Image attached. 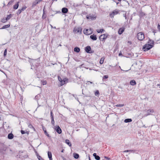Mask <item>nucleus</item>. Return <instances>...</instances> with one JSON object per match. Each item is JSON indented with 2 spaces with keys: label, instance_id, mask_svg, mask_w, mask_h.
I'll return each instance as SVG.
<instances>
[{
  "label": "nucleus",
  "instance_id": "nucleus-1",
  "mask_svg": "<svg viewBox=\"0 0 160 160\" xmlns=\"http://www.w3.org/2000/svg\"><path fill=\"white\" fill-rule=\"evenodd\" d=\"M137 38L139 40L142 41L145 38L143 33L142 32L138 33L137 34Z\"/></svg>",
  "mask_w": 160,
  "mask_h": 160
},
{
  "label": "nucleus",
  "instance_id": "nucleus-2",
  "mask_svg": "<svg viewBox=\"0 0 160 160\" xmlns=\"http://www.w3.org/2000/svg\"><path fill=\"white\" fill-rule=\"evenodd\" d=\"M152 47V46L151 44H146L143 46L142 50L144 51H147L150 49Z\"/></svg>",
  "mask_w": 160,
  "mask_h": 160
},
{
  "label": "nucleus",
  "instance_id": "nucleus-3",
  "mask_svg": "<svg viewBox=\"0 0 160 160\" xmlns=\"http://www.w3.org/2000/svg\"><path fill=\"white\" fill-rule=\"evenodd\" d=\"M83 32L86 35H90L92 33V29L91 28H90L89 29H84L83 30Z\"/></svg>",
  "mask_w": 160,
  "mask_h": 160
},
{
  "label": "nucleus",
  "instance_id": "nucleus-4",
  "mask_svg": "<svg viewBox=\"0 0 160 160\" xmlns=\"http://www.w3.org/2000/svg\"><path fill=\"white\" fill-rule=\"evenodd\" d=\"M119 11V10L117 9L113 10L112 13L110 14V17L111 18H113L115 15L118 14Z\"/></svg>",
  "mask_w": 160,
  "mask_h": 160
},
{
  "label": "nucleus",
  "instance_id": "nucleus-5",
  "mask_svg": "<svg viewBox=\"0 0 160 160\" xmlns=\"http://www.w3.org/2000/svg\"><path fill=\"white\" fill-rule=\"evenodd\" d=\"M96 17L94 15L89 14L86 16V18L88 19H90L91 20H93L96 19Z\"/></svg>",
  "mask_w": 160,
  "mask_h": 160
},
{
  "label": "nucleus",
  "instance_id": "nucleus-6",
  "mask_svg": "<svg viewBox=\"0 0 160 160\" xmlns=\"http://www.w3.org/2000/svg\"><path fill=\"white\" fill-rule=\"evenodd\" d=\"M73 32L75 33H79L81 34L82 32V28L81 27L76 28L75 27L73 29Z\"/></svg>",
  "mask_w": 160,
  "mask_h": 160
},
{
  "label": "nucleus",
  "instance_id": "nucleus-7",
  "mask_svg": "<svg viewBox=\"0 0 160 160\" xmlns=\"http://www.w3.org/2000/svg\"><path fill=\"white\" fill-rule=\"evenodd\" d=\"M54 129L58 134H60L62 133V130L59 126H55Z\"/></svg>",
  "mask_w": 160,
  "mask_h": 160
},
{
  "label": "nucleus",
  "instance_id": "nucleus-8",
  "mask_svg": "<svg viewBox=\"0 0 160 160\" xmlns=\"http://www.w3.org/2000/svg\"><path fill=\"white\" fill-rule=\"evenodd\" d=\"M108 37V35L104 34L103 35H101L99 37V39L101 41H103L106 39Z\"/></svg>",
  "mask_w": 160,
  "mask_h": 160
},
{
  "label": "nucleus",
  "instance_id": "nucleus-9",
  "mask_svg": "<svg viewBox=\"0 0 160 160\" xmlns=\"http://www.w3.org/2000/svg\"><path fill=\"white\" fill-rule=\"evenodd\" d=\"M91 50V48L90 46H88L85 48V51L87 53H90V52L92 53L93 52V51L90 52V51Z\"/></svg>",
  "mask_w": 160,
  "mask_h": 160
},
{
  "label": "nucleus",
  "instance_id": "nucleus-10",
  "mask_svg": "<svg viewBox=\"0 0 160 160\" xmlns=\"http://www.w3.org/2000/svg\"><path fill=\"white\" fill-rule=\"evenodd\" d=\"M68 11V9L67 8H63L62 9V13L64 14L67 13Z\"/></svg>",
  "mask_w": 160,
  "mask_h": 160
},
{
  "label": "nucleus",
  "instance_id": "nucleus-11",
  "mask_svg": "<svg viewBox=\"0 0 160 160\" xmlns=\"http://www.w3.org/2000/svg\"><path fill=\"white\" fill-rule=\"evenodd\" d=\"M90 38L93 40H96L97 39L96 35L94 34L91 35L90 36Z\"/></svg>",
  "mask_w": 160,
  "mask_h": 160
},
{
  "label": "nucleus",
  "instance_id": "nucleus-12",
  "mask_svg": "<svg viewBox=\"0 0 160 160\" xmlns=\"http://www.w3.org/2000/svg\"><path fill=\"white\" fill-rule=\"evenodd\" d=\"M147 114L146 116H147L150 114L151 113H153L154 111L152 109H148L147 111Z\"/></svg>",
  "mask_w": 160,
  "mask_h": 160
},
{
  "label": "nucleus",
  "instance_id": "nucleus-13",
  "mask_svg": "<svg viewBox=\"0 0 160 160\" xmlns=\"http://www.w3.org/2000/svg\"><path fill=\"white\" fill-rule=\"evenodd\" d=\"M14 137V135L12 133H10L8 134V138L9 139H12Z\"/></svg>",
  "mask_w": 160,
  "mask_h": 160
},
{
  "label": "nucleus",
  "instance_id": "nucleus-14",
  "mask_svg": "<svg viewBox=\"0 0 160 160\" xmlns=\"http://www.w3.org/2000/svg\"><path fill=\"white\" fill-rule=\"evenodd\" d=\"M68 80V79H67L66 78H64L62 80V81L61 82V86H62L64 84H65L66 83V82L67 81V80Z\"/></svg>",
  "mask_w": 160,
  "mask_h": 160
},
{
  "label": "nucleus",
  "instance_id": "nucleus-15",
  "mask_svg": "<svg viewBox=\"0 0 160 160\" xmlns=\"http://www.w3.org/2000/svg\"><path fill=\"white\" fill-rule=\"evenodd\" d=\"M124 28H121L119 29L118 32L119 34H121L124 31Z\"/></svg>",
  "mask_w": 160,
  "mask_h": 160
},
{
  "label": "nucleus",
  "instance_id": "nucleus-16",
  "mask_svg": "<svg viewBox=\"0 0 160 160\" xmlns=\"http://www.w3.org/2000/svg\"><path fill=\"white\" fill-rule=\"evenodd\" d=\"M48 156L50 160H52V153L51 152H48Z\"/></svg>",
  "mask_w": 160,
  "mask_h": 160
},
{
  "label": "nucleus",
  "instance_id": "nucleus-17",
  "mask_svg": "<svg viewBox=\"0 0 160 160\" xmlns=\"http://www.w3.org/2000/svg\"><path fill=\"white\" fill-rule=\"evenodd\" d=\"M130 84L132 86H134L136 84V83L135 80H132L130 82Z\"/></svg>",
  "mask_w": 160,
  "mask_h": 160
},
{
  "label": "nucleus",
  "instance_id": "nucleus-18",
  "mask_svg": "<svg viewBox=\"0 0 160 160\" xmlns=\"http://www.w3.org/2000/svg\"><path fill=\"white\" fill-rule=\"evenodd\" d=\"M42 129H43V131H44V133H45V134L47 137H50V136H49V134L47 132V131L46 130V129L45 128H44L43 127H42Z\"/></svg>",
  "mask_w": 160,
  "mask_h": 160
},
{
  "label": "nucleus",
  "instance_id": "nucleus-19",
  "mask_svg": "<svg viewBox=\"0 0 160 160\" xmlns=\"http://www.w3.org/2000/svg\"><path fill=\"white\" fill-rule=\"evenodd\" d=\"M19 2H17V3L15 4V5L13 6V8L15 9H18V6H19Z\"/></svg>",
  "mask_w": 160,
  "mask_h": 160
},
{
  "label": "nucleus",
  "instance_id": "nucleus-20",
  "mask_svg": "<svg viewBox=\"0 0 160 160\" xmlns=\"http://www.w3.org/2000/svg\"><path fill=\"white\" fill-rule=\"evenodd\" d=\"M132 120L131 118L126 119L124 120V122L126 123L129 122H131Z\"/></svg>",
  "mask_w": 160,
  "mask_h": 160
},
{
  "label": "nucleus",
  "instance_id": "nucleus-21",
  "mask_svg": "<svg viewBox=\"0 0 160 160\" xmlns=\"http://www.w3.org/2000/svg\"><path fill=\"white\" fill-rule=\"evenodd\" d=\"M80 48L78 47H75L74 48V51L77 52H80Z\"/></svg>",
  "mask_w": 160,
  "mask_h": 160
},
{
  "label": "nucleus",
  "instance_id": "nucleus-22",
  "mask_svg": "<svg viewBox=\"0 0 160 160\" xmlns=\"http://www.w3.org/2000/svg\"><path fill=\"white\" fill-rule=\"evenodd\" d=\"M65 142L68 144L69 146H71L72 145V144L71 142H70L69 140L68 139H66L65 140Z\"/></svg>",
  "mask_w": 160,
  "mask_h": 160
},
{
  "label": "nucleus",
  "instance_id": "nucleus-23",
  "mask_svg": "<svg viewBox=\"0 0 160 160\" xmlns=\"http://www.w3.org/2000/svg\"><path fill=\"white\" fill-rule=\"evenodd\" d=\"M73 156L74 158L78 159L79 157V155L78 153H74L73 154Z\"/></svg>",
  "mask_w": 160,
  "mask_h": 160
},
{
  "label": "nucleus",
  "instance_id": "nucleus-24",
  "mask_svg": "<svg viewBox=\"0 0 160 160\" xmlns=\"http://www.w3.org/2000/svg\"><path fill=\"white\" fill-rule=\"evenodd\" d=\"M104 60V57H102L101 58L99 62V63L101 64H102L103 63Z\"/></svg>",
  "mask_w": 160,
  "mask_h": 160
},
{
  "label": "nucleus",
  "instance_id": "nucleus-25",
  "mask_svg": "<svg viewBox=\"0 0 160 160\" xmlns=\"http://www.w3.org/2000/svg\"><path fill=\"white\" fill-rule=\"evenodd\" d=\"M10 26V25L9 24H8L7 25H5L3 27H2V28H1V29H4L6 28H8Z\"/></svg>",
  "mask_w": 160,
  "mask_h": 160
},
{
  "label": "nucleus",
  "instance_id": "nucleus-26",
  "mask_svg": "<svg viewBox=\"0 0 160 160\" xmlns=\"http://www.w3.org/2000/svg\"><path fill=\"white\" fill-rule=\"evenodd\" d=\"M7 21L5 18H4L1 19V22L3 23H5Z\"/></svg>",
  "mask_w": 160,
  "mask_h": 160
},
{
  "label": "nucleus",
  "instance_id": "nucleus-27",
  "mask_svg": "<svg viewBox=\"0 0 160 160\" xmlns=\"http://www.w3.org/2000/svg\"><path fill=\"white\" fill-rule=\"evenodd\" d=\"M139 15L140 16L143 17L145 15V14L142 11H141L139 12Z\"/></svg>",
  "mask_w": 160,
  "mask_h": 160
},
{
  "label": "nucleus",
  "instance_id": "nucleus-28",
  "mask_svg": "<svg viewBox=\"0 0 160 160\" xmlns=\"http://www.w3.org/2000/svg\"><path fill=\"white\" fill-rule=\"evenodd\" d=\"M12 15L11 14H10L9 15H8L6 18H6V20L8 21L9 19H10L11 18Z\"/></svg>",
  "mask_w": 160,
  "mask_h": 160
},
{
  "label": "nucleus",
  "instance_id": "nucleus-29",
  "mask_svg": "<svg viewBox=\"0 0 160 160\" xmlns=\"http://www.w3.org/2000/svg\"><path fill=\"white\" fill-rule=\"evenodd\" d=\"M108 78V75H104L102 78V80H104L105 79Z\"/></svg>",
  "mask_w": 160,
  "mask_h": 160
},
{
  "label": "nucleus",
  "instance_id": "nucleus-30",
  "mask_svg": "<svg viewBox=\"0 0 160 160\" xmlns=\"http://www.w3.org/2000/svg\"><path fill=\"white\" fill-rule=\"evenodd\" d=\"M40 98V95L39 94L36 95L35 97V99L36 100H38Z\"/></svg>",
  "mask_w": 160,
  "mask_h": 160
},
{
  "label": "nucleus",
  "instance_id": "nucleus-31",
  "mask_svg": "<svg viewBox=\"0 0 160 160\" xmlns=\"http://www.w3.org/2000/svg\"><path fill=\"white\" fill-rule=\"evenodd\" d=\"M104 30L103 29H101L97 30V32L98 33L100 32H102Z\"/></svg>",
  "mask_w": 160,
  "mask_h": 160
},
{
  "label": "nucleus",
  "instance_id": "nucleus-32",
  "mask_svg": "<svg viewBox=\"0 0 160 160\" xmlns=\"http://www.w3.org/2000/svg\"><path fill=\"white\" fill-rule=\"evenodd\" d=\"M37 156L38 159L39 160H44V159L43 158H42L39 155H37Z\"/></svg>",
  "mask_w": 160,
  "mask_h": 160
},
{
  "label": "nucleus",
  "instance_id": "nucleus-33",
  "mask_svg": "<svg viewBox=\"0 0 160 160\" xmlns=\"http://www.w3.org/2000/svg\"><path fill=\"white\" fill-rule=\"evenodd\" d=\"M124 104H117L116 105V106L117 107H123V106H124Z\"/></svg>",
  "mask_w": 160,
  "mask_h": 160
},
{
  "label": "nucleus",
  "instance_id": "nucleus-34",
  "mask_svg": "<svg viewBox=\"0 0 160 160\" xmlns=\"http://www.w3.org/2000/svg\"><path fill=\"white\" fill-rule=\"evenodd\" d=\"M7 54V50L6 49L4 52L3 56L4 57H5Z\"/></svg>",
  "mask_w": 160,
  "mask_h": 160
},
{
  "label": "nucleus",
  "instance_id": "nucleus-35",
  "mask_svg": "<svg viewBox=\"0 0 160 160\" xmlns=\"http://www.w3.org/2000/svg\"><path fill=\"white\" fill-rule=\"evenodd\" d=\"M95 158L97 160H100V158L99 156L97 155L95 157Z\"/></svg>",
  "mask_w": 160,
  "mask_h": 160
},
{
  "label": "nucleus",
  "instance_id": "nucleus-36",
  "mask_svg": "<svg viewBox=\"0 0 160 160\" xmlns=\"http://www.w3.org/2000/svg\"><path fill=\"white\" fill-rule=\"evenodd\" d=\"M26 8H27L26 7L24 6V7H23L21 9H20L22 12V11H24V10H25L26 9Z\"/></svg>",
  "mask_w": 160,
  "mask_h": 160
},
{
  "label": "nucleus",
  "instance_id": "nucleus-37",
  "mask_svg": "<svg viewBox=\"0 0 160 160\" xmlns=\"http://www.w3.org/2000/svg\"><path fill=\"white\" fill-rule=\"evenodd\" d=\"M39 2H38V1H37V2H34L32 3L33 6H36L37 4H38Z\"/></svg>",
  "mask_w": 160,
  "mask_h": 160
},
{
  "label": "nucleus",
  "instance_id": "nucleus-38",
  "mask_svg": "<svg viewBox=\"0 0 160 160\" xmlns=\"http://www.w3.org/2000/svg\"><path fill=\"white\" fill-rule=\"evenodd\" d=\"M95 94L96 96L99 95V91L98 90L96 91L95 93Z\"/></svg>",
  "mask_w": 160,
  "mask_h": 160
},
{
  "label": "nucleus",
  "instance_id": "nucleus-39",
  "mask_svg": "<svg viewBox=\"0 0 160 160\" xmlns=\"http://www.w3.org/2000/svg\"><path fill=\"white\" fill-rule=\"evenodd\" d=\"M28 127L30 128H33V129H34V127H33V126L30 124L29 123V124H28Z\"/></svg>",
  "mask_w": 160,
  "mask_h": 160
},
{
  "label": "nucleus",
  "instance_id": "nucleus-40",
  "mask_svg": "<svg viewBox=\"0 0 160 160\" xmlns=\"http://www.w3.org/2000/svg\"><path fill=\"white\" fill-rule=\"evenodd\" d=\"M22 12L21 11V10L20 9H19V10H18L17 12V14L18 15H19V14H20Z\"/></svg>",
  "mask_w": 160,
  "mask_h": 160
},
{
  "label": "nucleus",
  "instance_id": "nucleus-41",
  "mask_svg": "<svg viewBox=\"0 0 160 160\" xmlns=\"http://www.w3.org/2000/svg\"><path fill=\"white\" fill-rule=\"evenodd\" d=\"M52 111H51L50 112V117L51 118H53V117L52 115Z\"/></svg>",
  "mask_w": 160,
  "mask_h": 160
},
{
  "label": "nucleus",
  "instance_id": "nucleus-42",
  "mask_svg": "<svg viewBox=\"0 0 160 160\" xmlns=\"http://www.w3.org/2000/svg\"><path fill=\"white\" fill-rule=\"evenodd\" d=\"M51 123L53 125H54V121L53 118H51Z\"/></svg>",
  "mask_w": 160,
  "mask_h": 160
},
{
  "label": "nucleus",
  "instance_id": "nucleus-43",
  "mask_svg": "<svg viewBox=\"0 0 160 160\" xmlns=\"http://www.w3.org/2000/svg\"><path fill=\"white\" fill-rule=\"evenodd\" d=\"M47 83V81H43L42 82V84L43 85H45Z\"/></svg>",
  "mask_w": 160,
  "mask_h": 160
},
{
  "label": "nucleus",
  "instance_id": "nucleus-44",
  "mask_svg": "<svg viewBox=\"0 0 160 160\" xmlns=\"http://www.w3.org/2000/svg\"><path fill=\"white\" fill-rule=\"evenodd\" d=\"M43 14L42 18L43 19H44L46 18V16H44V10H43Z\"/></svg>",
  "mask_w": 160,
  "mask_h": 160
},
{
  "label": "nucleus",
  "instance_id": "nucleus-45",
  "mask_svg": "<svg viewBox=\"0 0 160 160\" xmlns=\"http://www.w3.org/2000/svg\"><path fill=\"white\" fill-rule=\"evenodd\" d=\"M13 2V1H11L10 2H9L8 4V5H11L12 4Z\"/></svg>",
  "mask_w": 160,
  "mask_h": 160
},
{
  "label": "nucleus",
  "instance_id": "nucleus-46",
  "mask_svg": "<svg viewBox=\"0 0 160 160\" xmlns=\"http://www.w3.org/2000/svg\"><path fill=\"white\" fill-rule=\"evenodd\" d=\"M157 28L158 31L160 32V25L158 24V25Z\"/></svg>",
  "mask_w": 160,
  "mask_h": 160
},
{
  "label": "nucleus",
  "instance_id": "nucleus-47",
  "mask_svg": "<svg viewBox=\"0 0 160 160\" xmlns=\"http://www.w3.org/2000/svg\"><path fill=\"white\" fill-rule=\"evenodd\" d=\"M58 79L59 81L61 82L62 80V79L60 76L58 77Z\"/></svg>",
  "mask_w": 160,
  "mask_h": 160
},
{
  "label": "nucleus",
  "instance_id": "nucleus-48",
  "mask_svg": "<svg viewBox=\"0 0 160 160\" xmlns=\"http://www.w3.org/2000/svg\"><path fill=\"white\" fill-rule=\"evenodd\" d=\"M136 151V150H129V152H134Z\"/></svg>",
  "mask_w": 160,
  "mask_h": 160
},
{
  "label": "nucleus",
  "instance_id": "nucleus-49",
  "mask_svg": "<svg viewBox=\"0 0 160 160\" xmlns=\"http://www.w3.org/2000/svg\"><path fill=\"white\" fill-rule=\"evenodd\" d=\"M21 133H22V134H23L25 133V131L22 130H21Z\"/></svg>",
  "mask_w": 160,
  "mask_h": 160
},
{
  "label": "nucleus",
  "instance_id": "nucleus-50",
  "mask_svg": "<svg viewBox=\"0 0 160 160\" xmlns=\"http://www.w3.org/2000/svg\"><path fill=\"white\" fill-rule=\"evenodd\" d=\"M104 158L107 160H109L110 159V158L106 156H104Z\"/></svg>",
  "mask_w": 160,
  "mask_h": 160
},
{
  "label": "nucleus",
  "instance_id": "nucleus-51",
  "mask_svg": "<svg viewBox=\"0 0 160 160\" xmlns=\"http://www.w3.org/2000/svg\"><path fill=\"white\" fill-rule=\"evenodd\" d=\"M93 156L94 157V158L96 156H97V154L96 153H94L93 154Z\"/></svg>",
  "mask_w": 160,
  "mask_h": 160
},
{
  "label": "nucleus",
  "instance_id": "nucleus-52",
  "mask_svg": "<svg viewBox=\"0 0 160 160\" xmlns=\"http://www.w3.org/2000/svg\"><path fill=\"white\" fill-rule=\"evenodd\" d=\"M129 152V150H126L123 151V152Z\"/></svg>",
  "mask_w": 160,
  "mask_h": 160
},
{
  "label": "nucleus",
  "instance_id": "nucleus-53",
  "mask_svg": "<svg viewBox=\"0 0 160 160\" xmlns=\"http://www.w3.org/2000/svg\"><path fill=\"white\" fill-rule=\"evenodd\" d=\"M81 6V4H77L76 5V7H78V6Z\"/></svg>",
  "mask_w": 160,
  "mask_h": 160
},
{
  "label": "nucleus",
  "instance_id": "nucleus-54",
  "mask_svg": "<svg viewBox=\"0 0 160 160\" xmlns=\"http://www.w3.org/2000/svg\"><path fill=\"white\" fill-rule=\"evenodd\" d=\"M123 16H124V17L126 19V13L125 14H124Z\"/></svg>",
  "mask_w": 160,
  "mask_h": 160
},
{
  "label": "nucleus",
  "instance_id": "nucleus-55",
  "mask_svg": "<svg viewBox=\"0 0 160 160\" xmlns=\"http://www.w3.org/2000/svg\"><path fill=\"white\" fill-rule=\"evenodd\" d=\"M36 1H38V2H40L41 1H42V0H35Z\"/></svg>",
  "mask_w": 160,
  "mask_h": 160
},
{
  "label": "nucleus",
  "instance_id": "nucleus-56",
  "mask_svg": "<svg viewBox=\"0 0 160 160\" xmlns=\"http://www.w3.org/2000/svg\"><path fill=\"white\" fill-rule=\"evenodd\" d=\"M122 55V53H121V52H120L119 54V56H120L121 55Z\"/></svg>",
  "mask_w": 160,
  "mask_h": 160
},
{
  "label": "nucleus",
  "instance_id": "nucleus-57",
  "mask_svg": "<svg viewBox=\"0 0 160 160\" xmlns=\"http://www.w3.org/2000/svg\"><path fill=\"white\" fill-rule=\"evenodd\" d=\"M64 150L63 149H62V151H61V152H64Z\"/></svg>",
  "mask_w": 160,
  "mask_h": 160
},
{
  "label": "nucleus",
  "instance_id": "nucleus-58",
  "mask_svg": "<svg viewBox=\"0 0 160 160\" xmlns=\"http://www.w3.org/2000/svg\"><path fill=\"white\" fill-rule=\"evenodd\" d=\"M142 127H144V128H146V126L144 125Z\"/></svg>",
  "mask_w": 160,
  "mask_h": 160
},
{
  "label": "nucleus",
  "instance_id": "nucleus-59",
  "mask_svg": "<svg viewBox=\"0 0 160 160\" xmlns=\"http://www.w3.org/2000/svg\"><path fill=\"white\" fill-rule=\"evenodd\" d=\"M88 82H90V83H91V84H92V82H90V81Z\"/></svg>",
  "mask_w": 160,
  "mask_h": 160
},
{
  "label": "nucleus",
  "instance_id": "nucleus-60",
  "mask_svg": "<svg viewBox=\"0 0 160 160\" xmlns=\"http://www.w3.org/2000/svg\"><path fill=\"white\" fill-rule=\"evenodd\" d=\"M118 0L119 2H121L122 1V0Z\"/></svg>",
  "mask_w": 160,
  "mask_h": 160
},
{
  "label": "nucleus",
  "instance_id": "nucleus-61",
  "mask_svg": "<svg viewBox=\"0 0 160 160\" xmlns=\"http://www.w3.org/2000/svg\"><path fill=\"white\" fill-rule=\"evenodd\" d=\"M89 160H91L89 157Z\"/></svg>",
  "mask_w": 160,
  "mask_h": 160
},
{
  "label": "nucleus",
  "instance_id": "nucleus-62",
  "mask_svg": "<svg viewBox=\"0 0 160 160\" xmlns=\"http://www.w3.org/2000/svg\"><path fill=\"white\" fill-rule=\"evenodd\" d=\"M51 28H54V27H52V25H51Z\"/></svg>",
  "mask_w": 160,
  "mask_h": 160
},
{
  "label": "nucleus",
  "instance_id": "nucleus-63",
  "mask_svg": "<svg viewBox=\"0 0 160 160\" xmlns=\"http://www.w3.org/2000/svg\"><path fill=\"white\" fill-rule=\"evenodd\" d=\"M53 28H55V29H56V27H54Z\"/></svg>",
  "mask_w": 160,
  "mask_h": 160
},
{
  "label": "nucleus",
  "instance_id": "nucleus-64",
  "mask_svg": "<svg viewBox=\"0 0 160 160\" xmlns=\"http://www.w3.org/2000/svg\"><path fill=\"white\" fill-rule=\"evenodd\" d=\"M63 160H66V159L65 158H63Z\"/></svg>",
  "mask_w": 160,
  "mask_h": 160
}]
</instances>
